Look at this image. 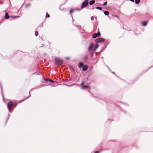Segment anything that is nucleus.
I'll return each mask as SVG.
<instances>
[{
  "instance_id": "obj_3",
  "label": "nucleus",
  "mask_w": 153,
  "mask_h": 153,
  "mask_svg": "<svg viewBox=\"0 0 153 153\" xmlns=\"http://www.w3.org/2000/svg\"><path fill=\"white\" fill-rule=\"evenodd\" d=\"M13 103L12 101H11L9 102L7 104V108L9 111L11 110V108L12 106L13 105Z\"/></svg>"
},
{
  "instance_id": "obj_25",
  "label": "nucleus",
  "mask_w": 153,
  "mask_h": 153,
  "mask_svg": "<svg viewBox=\"0 0 153 153\" xmlns=\"http://www.w3.org/2000/svg\"><path fill=\"white\" fill-rule=\"evenodd\" d=\"M48 79H47V78H46V79L45 78L44 79L45 80V81H48Z\"/></svg>"
},
{
  "instance_id": "obj_30",
  "label": "nucleus",
  "mask_w": 153,
  "mask_h": 153,
  "mask_svg": "<svg viewBox=\"0 0 153 153\" xmlns=\"http://www.w3.org/2000/svg\"><path fill=\"white\" fill-rule=\"evenodd\" d=\"M66 59H69V58H66Z\"/></svg>"
},
{
  "instance_id": "obj_4",
  "label": "nucleus",
  "mask_w": 153,
  "mask_h": 153,
  "mask_svg": "<svg viewBox=\"0 0 153 153\" xmlns=\"http://www.w3.org/2000/svg\"><path fill=\"white\" fill-rule=\"evenodd\" d=\"M88 3H87V4L86 3H84V1L82 3V4L81 9H82L84 7H85L88 4Z\"/></svg>"
},
{
  "instance_id": "obj_21",
  "label": "nucleus",
  "mask_w": 153,
  "mask_h": 153,
  "mask_svg": "<svg viewBox=\"0 0 153 153\" xmlns=\"http://www.w3.org/2000/svg\"><path fill=\"white\" fill-rule=\"evenodd\" d=\"M97 34V35H98V36H100V32H98Z\"/></svg>"
},
{
  "instance_id": "obj_20",
  "label": "nucleus",
  "mask_w": 153,
  "mask_h": 153,
  "mask_svg": "<svg viewBox=\"0 0 153 153\" xmlns=\"http://www.w3.org/2000/svg\"><path fill=\"white\" fill-rule=\"evenodd\" d=\"M88 0H85L84 1V3H86L87 4V3H88Z\"/></svg>"
},
{
  "instance_id": "obj_14",
  "label": "nucleus",
  "mask_w": 153,
  "mask_h": 153,
  "mask_svg": "<svg viewBox=\"0 0 153 153\" xmlns=\"http://www.w3.org/2000/svg\"><path fill=\"white\" fill-rule=\"evenodd\" d=\"M104 14L105 15H108L109 14V13L108 11H105L104 12Z\"/></svg>"
},
{
  "instance_id": "obj_9",
  "label": "nucleus",
  "mask_w": 153,
  "mask_h": 153,
  "mask_svg": "<svg viewBox=\"0 0 153 153\" xmlns=\"http://www.w3.org/2000/svg\"><path fill=\"white\" fill-rule=\"evenodd\" d=\"M98 36L97 34L96 33L94 34L92 36V37L94 38H95Z\"/></svg>"
},
{
  "instance_id": "obj_28",
  "label": "nucleus",
  "mask_w": 153,
  "mask_h": 153,
  "mask_svg": "<svg viewBox=\"0 0 153 153\" xmlns=\"http://www.w3.org/2000/svg\"><path fill=\"white\" fill-rule=\"evenodd\" d=\"M98 153V151H97V152H95V153Z\"/></svg>"
},
{
  "instance_id": "obj_27",
  "label": "nucleus",
  "mask_w": 153,
  "mask_h": 153,
  "mask_svg": "<svg viewBox=\"0 0 153 153\" xmlns=\"http://www.w3.org/2000/svg\"><path fill=\"white\" fill-rule=\"evenodd\" d=\"M130 1H131L133 2H134V0H130Z\"/></svg>"
},
{
  "instance_id": "obj_7",
  "label": "nucleus",
  "mask_w": 153,
  "mask_h": 153,
  "mask_svg": "<svg viewBox=\"0 0 153 153\" xmlns=\"http://www.w3.org/2000/svg\"><path fill=\"white\" fill-rule=\"evenodd\" d=\"M95 3V1L94 0H92L90 1L89 4L90 5H91L94 4Z\"/></svg>"
},
{
  "instance_id": "obj_2",
  "label": "nucleus",
  "mask_w": 153,
  "mask_h": 153,
  "mask_svg": "<svg viewBox=\"0 0 153 153\" xmlns=\"http://www.w3.org/2000/svg\"><path fill=\"white\" fill-rule=\"evenodd\" d=\"M104 39L102 38H99L96 39L95 40V42L97 43L103 42L104 41Z\"/></svg>"
},
{
  "instance_id": "obj_1",
  "label": "nucleus",
  "mask_w": 153,
  "mask_h": 153,
  "mask_svg": "<svg viewBox=\"0 0 153 153\" xmlns=\"http://www.w3.org/2000/svg\"><path fill=\"white\" fill-rule=\"evenodd\" d=\"M55 61L56 64L58 65H61L63 63L62 60L58 58H55Z\"/></svg>"
},
{
  "instance_id": "obj_8",
  "label": "nucleus",
  "mask_w": 153,
  "mask_h": 153,
  "mask_svg": "<svg viewBox=\"0 0 153 153\" xmlns=\"http://www.w3.org/2000/svg\"><path fill=\"white\" fill-rule=\"evenodd\" d=\"M148 23V22L146 21H144L142 23V24L144 26H145Z\"/></svg>"
},
{
  "instance_id": "obj_11",
  "label": "nucleus",
  "mask_w": 153,
  "mask_h": 153,
  "mask_svg": "<svg viewBox=\"0 0 153 153\" xmlns=\"http://www.w3.org/2000/svg\"><path fill=\"white\" fill-rule=\"evenodd\" d=\"M83 65V64L82 62H80L79 65V66L80 68L82 67Z\"/></svg>"
},
{
  "instance_id": "obj_5",
  "label": "nucleus",
  "mask_w": 153,
  "mask_h": 153,
  "mask_svg": "<svg viewBox=\"0 0 153 153\" xmlns=\"http://www.w3.org/2000/svg\"><path fill=\"white\" fill-rule=\"evenodd\" d=\"M88 66L87 65H85L82 67V70L83 71H85L87 70Z\"/></svg>"
},
{
  "instance_id": "obj_19",
  "label": "nucleus",
  "mask_w": 153,
  "mask_h": 153,
  "mask_svg": "<svg viewBox=\"0 0 153 153\" xmlns=\"http://www.w3.org/2000/svg\"><path fill=\"white\" fill-rule=\"evenodd\" d=\"M73 11L74 10L73 9H71L70 12V14L72 13L73 12Z\"/></svg>"
},
{
  "instance_id": "obj_22",
  "label": "nucleus",
  "mask_w": 153,
  "mask_h": 153,
  "mask_svg": "<svg viewBox=\"0 0 153 153\" xmlns=\"http://www.w3.org/2000/svg\"><path fill=\"white\" fill-rule=\"evenodd\" d=\"M50 17V15H49V14L47 13H46V17Z\"/></svg>"
},
{
  "instance_id": "obj_29",
  "label": "nucleus",
  "mask_w": 153,
  "mask_h": 153,
  "mask_svg": "<svg viewBox=\"0 0 153 153\" xmlns=\"http://www.w3.org/2000/svg\"><path fill=\"white\" fill-rule=\"evenodd\" d=\"M11 17H15V18H16V16H13H13H12Z\"/></svg>"
},
{
  "instance_id": "obj_16",
  "label": "nucleus",
  "mask_w": 153,
  "mask_h": 153,
  "mask_svg": "<svg viewBox=\"0 0 153 153\" xmlns=\"http://www.w3.org/2000/svg\"><path fill=\"white\" fill-rule=\"evenodd\" d=\"M96 8L97 9L99 10H102V8L100 7H96Z\"/></svg>"
},
{
  "instance_id": "obj_23",
  "label": "nucleus",
  "mask_w": 153,
  "mask_h": 153,
  "mask_svg": "<svg viewBox=\"0 0 153 153\" xmlns=\"http://www.w3.org/2000/svg\"><path fill=\"white\" fill-rule=\"evenodd\" d=\"M91 20H93L94 19V17L93 16H92L91 17Z\"/></svg>"
},
{
  "instance_id": "obj_13",
  "label": "nucleus",
  "mask_w": 153,
  "mask_h": 153,
  "mask_svg": "<svg viewBox=\"0 0 153 153\" xmlns=\"http://www.w3.org/2000/svg\"><path fill=\"white\" fill-rule=\"evenodd\" d=\"M93 45L92 44H91L90 45V46H89V49H88L90 51L92 49V48L93 47Z\"/></svg>"
},
{
  "instance_id": "obj_10",
  "label": "nucleus",
  "mask_w": 153,
  "mask_h": 153,
  "mask_svg": "<svg viewBox=\"0 0 153 153\" xmlns=\"http://www.w3.org/2000/svg\"><path fill=\"white\" fill-rule=\"evenodd\" d=\"M99 47V45L97 44H96L95 45L94 49V51L95 50Z\"/></svg>"
},
{
  "instance_id": "obj_18",
  "label": "nucleus",
  "mask_w": 153,
  "mask_h": 153,
  "mask_svg": "<svg viewBox=\"0 0 153 153\" xmlns=\"http://www.w3.org/2000/svg\"><path fill=\"white\" fill-rule=\"evenodd\" d=\"M48 81L51 83H53L54 82L53 80H52L51 79H49Z\"/></svg>"
},
{
  "instance_id": "obj_15",
  "label": "nucleus",
  "mask_w": 153,
  "mask_h": 153,
  "mask_svg": "<svg viewBox=\"0 0 153 153\" xmlns=\"http://www.w3.org/2000/svg\"><path fill=\"white\" fill-rule=\"evenodd\" d=\"M88 85H85V86H83L82 87V88L83 89H85L86 88H88Z\"/></svg>"
},
{
  "instance_id": "obj_6",
  "label": "nucleus",
  "mask_w": 153,
  "mask_h": 153,
  "mask_svg": "<svg viewBox=\"0 0 153 153\" xmlns=\"http://www.w3.org/2000/svg\"><path fill=\"white\" fill-rule=\"evenodd\" d=\"M9 18V16L8 13H6L5 16V18L6 19H8Z\"/></svg>"
},
{
  "instance_id": "obj_24",
  "label": "nucleus",
  "mask_w": 153,
  "mask_h": 153,
  "mask_svg": "<svg viewBox=\"0 0 153 153\" xmlns=\"http://www.w3.org/2000/svg\"><path fill=\"white\" fill-rule=\"evenodd\" d=\"M107 4V2H105L103 4V5L105 6V5H106Z\"/></svg>"
},
{
  "instance_id": "obj_17",
  "label": "nucleus",
  "mask_w": 153,
  "mask_h": 153,
  "mask_svg": "<svg viewBox=\"0 0 153 153\" xmlns=\"http://www.w3.org/2000/svg\"><path fill=\"white\" fill-rule=\"evenodd\" d=\"M35 35L36 36H37L38 35V33L37 31H36L35 32Z\"/></svg>"
},
{
  "instance_id": "obj_26",
  "label": "nucleus",
  "mask_w": 153,
  "mask_h": 153,
  "mask_svg": "<svg viewBox=\"0 0 153 153\" xmlns=\"http://www.w3.org/2000/svg\"><path fill=\"white\" fill-rule=\"evenodd\" d=\"M84 82H82V84H81V85H82V86H83V84H84Z\"/></svg>"
},
{
  "instance_id": "obj_12",
  "label": "nucleus",
  "mask_w": 153,
  "mask_h": 153,
  "mask_svg": "<svg viewBox=\"0 0 153 153\" xmlns=\"http://www.w3.org/2000/svg\"><path fill=\"white\" fill-rule=\"evenodd\" d=\"M140 1V0H135V2L136 4H138Z\"/></svg>"
}]
</instances>
